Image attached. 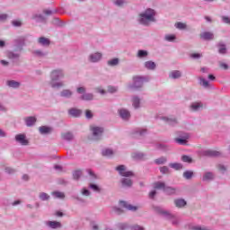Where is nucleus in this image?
Returning <instances> with one entry per match:
<instances>
[{"instance_id":"1","label":"nucleus","mask_w":230,"mask_h":230,"mask_svg":"<svg viewBox=\"0 0 230 230\" xmlns=\"http://www.w3.org/2000/svg\"><path fill=\"white\" fill-rule=\"evenodd\" d=\"M138 22L143 26H150L151 22H155V11L148 8L138 15Z\"/></svg>"},{"instance_id":"2","label":"nucleus","mask_w":230,"mask_h":230,"mask_svg":"<svg viewBox=\"0 0 230 230\" xmlns=\"http://www.w3.org/2000/svg\"><path fill=\"white\" fill-rule=\"evenodd\" d=\"M60 78H64V70L56 69L51 72L50 85L53 89L64 86V83L58 82V80H60Z\"/></svg>"},{"instance_id":"3","label":"nucleus","mask_w":230,"mask_h":230,"mask_svg":"<svg viewBox=\"0 0 230 230\" xmlns=\"http://www.w3.org/2000/svg\"><path fill=\"white\" fill-rule=\"evenodd\" d=\"M155 211L158 215H161V217H164V218H166L167 220H172V226H177V224H179V221L175 218V217L169 211L164 210L163 208L155 207Z\"/></svg>"},{"instance_id":"4","label":"nucleus","mask_w":230,"mask_h":230,"mask_svg":"<svg viewBox=\"0 0 230 230\" xmlns=\"http://www.w3.org/2000/svg\"><path fill=\"white\" fill-rule=\"evenodd\" d=\"M145 82H150V76H141V75H136L133 77V84L130 85V89H141L143 87V84Z\"/></svg>"},{"instance_id":"5","label":"nucleus","mask_w":230,"mask_h":230,"mask_svg":"<svg viewBox=\"0 0 230 230\" xmlns=\"http://www.w3.org/2000/svg\"><path fill=\"white\" fill-rule=\"evenodd\" d=\"M90 130L92 132L93 141H100L103 136L104 129L102 127L91 126Z\"/></svg>"},{"instance_id":"6","label":"nucleus","mask_w":230,"mask_h":230,"mask_svg":"<svg viewBox=\"0 0 230 230\" xmlns=\"http://www.w3.org/2000/svg\"><path fill=\"white\" fill-rule=\"evenodd\" d=\"M77 93L78 94H83L80 97V100H83L84 102H91L92 100H94V94L93 93H85V87L81 86L77 88Z\"/></svg>"},{"instance_id":"7","label":"nucleus","mask_w":230,"mask_h":230,"mask_svg":"<svg viewBox=\"0 0 230 230\" xmlns=\"http://www.w3.org/2000/svg\"><path fill=\"white\" fill-rule=\"evenodd\" d=\"M26 42V39L24 37L17 38L13 40L14 51H22V48H24Z\"/></svg>"},{"instance_id":"8","label":"nucleus","mask_w":230,"mask_h":230,"mask_svg":"<svg viewBox=\"0 0 230 230\" xmlns=\"http://www.w3.org/2000/svg\"><path fill=\"white\" fill-rule=\"evenodd\" d=\"M116 170H117V172H119V175H121L122 177H133L134 176V172H132L130 171H127V167L123 164L117 166Z\"/></svg>"},{"instance_id":"9","label":"nucleus","mask_w":230,"mask_h":230,"mask_svg":"<svg viewBox=\"0 0 230 230\" xmlns=\"http://www.w3.org/2000/svg\"><path fill=\"white\" fill-rule=\"evenodd\" d=\"M15 141L20 143L22 146H28L30 145V141L26 138L25 134H18L15 136Z\"/></svg>"},{"instance_id":"10","label":"nucleus","mask_w":230,"mask_h":230,"mask_svg":"<svg viewBox=\"0 0 230 230\" xmlns=\"http://www.w3.org/2000/svg\"><path fill=\"white\" fill-rule=\"evenodd\" d=\"M202 155H205V157H220L222 155V153L216 150L208 149L202 152Z\"/></svg>"},{"instance_id":"11","label":"nucleus","mask_w":230,"mask_h":230,"mask_svg":"<svg viewBox=\"0 0 230 230\" xmlns=\"http://www.w3.org/2000/svg\"><path fill=\"white\" fill-rule=\"evenodd\" d=\"M119 117L124 120L130 119V111L125 108L119 110Z\"/></svg>"},{"instance_id":"12","label":"nucleus","mask_w":230,"mask_h":230,"mask_svg":"<svg viewBox=\"0 0 230 230\" xmlns=\"http://www.w3.org/2000/svg\"><path fill=\"white\" fill-rule=\"evenodd\" d=\"M188 139H190V136L184 135V136H181V137L174 138V141L178 145L186 146V145H188Z\"/></svg>"},{"instance_id":"13","label":"nucleus","mask_w":230,"mask_h":230,"mask_svg":"<svg viewBox=\"0 0 230 230\" xmlns=\"http://www.w3.org/2000/svg\"><path fill=\"white\" fill-rule=\"evenodd\" d=\"M202 107H204V104L200 102H192L190 106V111H192V112H199V111H200V109H202Z\"/></svg>"},{"instance_id":"14","label":"nucleus","mask_w":230,"mask_h":230,"mask_svg":"<svg viewBox=\"0 0 230 230\" xmlns=\"http://www.w3.org/2000/svg\"><path fill=\"white\" fill-rule=\"evenodd\" d=\"M102 53L96 52L89 56V60L90 62H93V63L100 62V60H102Z\"/></svg>"},{"instance_id":"15","label":"nucleus","mask_w":230,"mask_h":230,"mask_svg":"<svg viewBox=\"0 0 230 230\" xmlns=\"http://www.w3.org/2000/svg\"><path fill=\"white\" fill-rule=\"evenodd\" d=\"M46 226L50 227V229H60L62 227V224L58 221H47Z\"/></svg>"},{"instance_id":"16","label":"nucleus","mask_w":230,"mask_h":230,"mask_svg":"<svg viewBox=\"0 0 230 230\" xmlns=\"http://www.w3.org/2000/svg\"><path fill=\"white\" fill-rule=\"evenodd\" d=\"M199 85H201V87H204V89H211V84L209 81L206 80V78L199 76Z\"/></svg>"},{"instance_id":"17","label":"nucleus","mask_w":230,"mask_h":230,"mask_svg":"<svg viewBox=\"0 0 230 230\" xmlns=\"http://www.w3.org/2000/svg\"><path fill=\"white\" fill-rule=\"evenodd\" d=\"M200 39L203 40H213V39H215V35L212 32L205 31L200 34Z\"/></svg>"},{"instance_id":"18","label":"nucleus","mask_w":230,"mask_h":230,"mask_svg":"<svg viewBox=\"0 0 230 230\" xmlns=\"http://www.w3.org/2000/svg\"><path fill=\"white\" fill-rule=\"evenodd\" d=\"M120 206L128 211H137V207L132 206L131 204L127 203V201H120Z\"/></svg>"},{"instance_id":"19","label":"nucleus","mask_w":230,"mask_h":230,"mask_svg":"<svg viewBox=\"0 0 230 230\" xmlns=\"http://www.w3.org/2000/svg\"><path fill=\"white\" fill-rule=\"evenodd\" d=\"M61 137L64 141H73L75 139V136L69 131L62 133Z\"/></svg>"},{"instance_id":"20","label":"nucleus","mask_w":230,"mask_h":230,"mask_svg":"<svg viewBox=\"0 0 230 230\" xmlns=\"http://www.w3.org/2000/svg\"><path fill=\"white\" fill-rule=\"evenodd\" d=\"M68 113L70 116H73L74 118H80L82 115V111L76 108H72L68 111Z\"/></svg>"},{"instance_id":"21","label":"nucleus","mask_w":230,"mask_h":230,"mask_svg":"<svg viewBox=\"0 0 230 230\" xmlns=\"http://www.w3.org/2000/svg\"><path fill=\"white\" fill-rule=\"evenodd\" d=\"M37 123V118L35 117H27L25 118V124L27 127H33Z\"/></svg>"},{"instance_id":"22","label":"nucleus","mask_w":230,"mask_h":230,"mask_svg":"<svg viewBox=\"0 0 230 230\" xmlns=\"http://www.w3.org/2000/svg\"><path fill=\"white\" fill-rule=\"evenodd\" d=\"M7 57L8 58H10L11 60H15L17 58H19L21 57V52L19 51H8L7 52Z\"/></svg>"},{"instance_id":"23","label":"nucleus","mask_w":230,"mask_h":230,"mask_svg":"<svg viewBox=\"0 0 230 230\" xmlns=\"http://www.w3.org/2000/svg\"><path fill=\"white\" fill-rule=\"evenodd\" d=\"M39 130H40V133L42 135L51 134V132H53V128L47 127V126L40 127Z\"/></svg>"},{"instance_id":"24","label":"nucleus","mask_w":230,"mask_h":230,"mask_svg":"<svg viewBox=\"0 0 230 230\" xmlns=\"http://www.w3.org/2000/svg\"><path fill=\"white\" fill-rule=\"evenodd\" d=\"M121 184L124 188H132L133 181L129 178H123L121 180Z\"/></svg>"},{"instance_id":"25","label":"nucleus","mask_w":230,"mask_h":230,"mask_svg":"<svg viewBox=\"0 0 230 230\" xmlns=\"http://www.w3.org/2000/svg\"><path fill=\"white\" fill-rule=\"evenodd\" d=\"M38 42L39 44H40V46H49V44H51V41L49 40V39L46 37H40L38 39Z\"/></svg>"},{"instance_id":"26","label":"nucleus","mask_w":230,"mask_h":230,"mask_svg":"<svg viewBox=\"0 0 230 230\" xmlns=\"http://www.w3.org/2000/svg\"><path fill=\"white\" fill-rule=\"evenodd\" d=\"M163 119L167 122L168 125H171V127H175V125H177V119L175 118L163 117Z\"/></svg>"},{"instance_id":"27","label":"nucleus","mask_w":230,"mask_h":230,"mask_svg":"<svg viewBox=\"0 0 230 230\" xmlns=\"http://www.w3.org/2000/svg\"><path fill=\"white\" fill-rule=\"evenodd\" d=\"M153 186L155 190H163V191H164L166 183H164V181H155Z\"/></svg>"},{"instance_id":"28","label":"nucleus","mask_w":230,"mask_h":230,"mask_svg":"<svg viewBox=\"0 0 230 230\" xmlns=\"http://www.w3.org/2000/svg\"><path fill=\"white\" fill-rule=\"evenodd\" d=\"M177 189L165 185L164 193H166V195H175Z\"/></svg>"},{"instance_id":"29","label":"nucleus","mask_w":230,"mask_h":230,"mask_svg":"<svg viewBox=\"0 0 230 230\" xmlns=\"http://www.w3.org/2000/svg\"><path fill=\"white\" fill-rule=\"evenodd\" d=\"M8 87H12L13 89H19L21 87V83L15 80H9L7 81Z\"/></svg>"},{"instance_id":"30","label":"nucleus","mask_w":230,"mask_h":230,"mask_svg":"<svg viewBox=\"0 0 230 230\" xmlns=\"http://www.w3.org/2000/svg\"><path fill=\"white\" fill-rule=\"evenodd\" d=\"M217 48L218 53H220V55H226V53H227V48H226V44L219 42L217 44Z\"/></svg>"},{"instance_id":"31","label":"nucleus","mask_w":230,"mask_h":230,"mask_svg":"<svg viewBox=\"0 0 230 230\" xmlns=\"http://www.w3.org/2000/svg\"><path fill=\"white\" fill-rule=\"evenodd\" d=\"M213 179H215V174H213L211 172H207L204 173L202 181H213Z\"/></svg>"},{"instance_id":"32","label":"nucleus","mask_w":230,"mask_h":230,"mask_svg":"<svg viewBox=\"0 0 230 230\" xmlns=\"http://www.w3.org/2000/svg\"><path fill=\"white\" fill-rule=\"evenodd\" d=\"M145 67L146 69H149L150 71H154V69H155V67H157V65H155V62H154V61H146L145 63Z\"/></svg>"},{"instance_id":"33","label":"nucleus","mask_w":230,"mask_h":230,"mask_svg":"<svg viewBox=\"0 0 230 230\" xmlns=\"http://www.w3.org/2000/svg\"><path fill=\"white\" fill-rule=\"evenodd\" d=\"M32 19L37 21V22H46V17L42 14H33Z\"/></svg>"},{"instance_id":"34","label":"nucleus","mask_w":230,"mask_h":230,"mask_svg":"<svg viewBox=\"0 0 230 230\" xmlns=\"http://www.w3.org/2000/svg\"><path fill=\"white\" fill-rule=\"evenodd\" d=\"M169 76L170 78H173L175 80L177 78H181V76H182V74L179 70H174L170 73Z\"/></svg>"},{"instance_id":"35","label":"nucleus","mask_w":230,"mask_h":230,"mask_svg":"<svg viewBox=\"0 0 230 230\" xmlns=\"http://www.w3.org/2000/svg\"><path fill=\"white\" fill-rule=\"evenodd\" d=\"M102 154L104 157H111V155H114V151L111 148H106L102 151Z\"/></svg>"},{"instance_id":"36","label":"nucleus","mask_w":230,"mask_h":230,"mask_svg":"<svg viewBox=\"0 0 230 230\" xmlns=\"http://www.w3.org/2000/svg\"><path fill=\"white\" fill-rule=\"evenodd\" d=\"M107 64L111 67H114L119 64V58H115L110 59V60H108Z\"/></svg>"},{"instance_id":"37","label":"nucleus","mask_w":230,"mask_h":230,"mask_svg":"<svg viewBox=\"0 0 230 230\" xmlns=\"http://www.w3.org/2000/svg\"><path fill=\"white\" fill-rule=\"evenodd\" d=\"M174 204L176 208H184V206H186L187 203H186V200L182 199H179L174 200Z\"/></svg>"},{"instance_id":"38","label":"nucleus","mask_w":230,"mask_h":230,"mask_svg":"<svg viewBox=\"0 0 230 230\" xmlns=\"http://www.w3.org/2000/svg\"><path fill=\"white\" fill-rule=\"evenodd\" d=\"M60 96L63 98H71V96H73V92L70 90H63L60 93Z\"/></svg>"},{"instance_id":"39","label":"nucleus","mask_w":230,"mask_h":230,"mask_svg":"<svg viewBox=\"0 0 230 230\" xmlns=\"http://www.w3.org/2000/svg\"><path fill=\"white\" fill-rule=\"evenodd\" d=\"M132 102H133V107H135L136 109H139V105L141 103V100H139V97L134 96L132 99Z\"/></svg>"},{"instance_id":"40","label":"nucleus","mask_w":230,"mask_h":230,"mask_svg":"<svg viewBox=\"0 0 230 230\" xmlns=\"http://www.w3.org/2000/svg\"><path fill=\"white\" fill-rule=\"evenodd\" d=\"M169 166L173 170H182V164L179 163L169 164Z\"/></svg>"},{"instance_id":"41","label":"nucleus","mask_w":230,"mask_h":230,"mask_svg":"<svg viewBox=\"0 0 230 230\" xmlns=\"http://www.w3.org/2000/svg\"><path fill=\"white\" fill-rule=\"evenodd\" d=\"M82 177V170H76L73 172V179L78 181Z\"/></svg>"},{"instance_id":"42","label":"nucleus","mask_w":230,"mask_h":230,"mask_svg":"<svg viewBox=\"0 0 230 230\" xmlns=\"http://www.w3.org/2000/svg\"><path fill=\"white\" fill-rule=\"evenodd\" d=\"M52 195L55 197V199H66V194H64V192L54 191L52 192Z\"/></svg>"},{"instance_id":"43","label":"nucleus","mask_w":230,"mask_h":230,"mask_svg":"<svg viewBox=\"0 0 230 230\" xmlns=\"http://www.w3.org/2000/svg\"><path fill=\"white\" fill-rule=\"evenodd\" d=\"M117 227L119 230L130 229V226H128L127 223H119L117 225Z\"/></svg>"},{"instance_id":"44","label":"nucleus","mask_w":230,"mask_h":230,"mask_svg":"<svg viewBox=\"0 0 230 230\" xmlns=\"http://www.w3.org/2000/svg\"><path fill=\"white\" fill-rule=\"evenodd\" d=\"M183 177L187 181H190V179H191L193 177V172L192 171H185L183 172Z\"/></svg>"},{"instance_id":"45","label":"nucleus","mask_w":230,"mask_h":230,"mask_svg":"<svg viewBox=\"0 0 230 230\" xmlns=\"http://www.w3.org/2000/svg\"><path fill=\"white\" fill-rule=\"evenodd\" d=\"M167 159L164 156H162L160 158H157L155 160V164H164L166 163Z\"/></svg>"},{"instance_id":"46","label":"nucleus","mask_w":230,"mask_h":230,"mask_svg":"<svg viewBox=\"0 0 230 230\" xmlns=\"http://www.w3.org/2000/svg\"><path fill=\"white\" fill-rule=\"evenodd\" d=\"M89 188H90L91 190H93V191H96L97 193H100V192L102 191V189H100V188L98 187V185H96V184H94V183H90V184H89Z\"/></svg>"},{"instance_id":"47","label":"nucleus","mask_w":230,"mask_h":230,"mask_svg":"<svg viewBox=\"0 0 230 230\" xmlns=\"http://www.w3.org/2000/svg\"><path fill=\"white\" fill-rule=\"evenodd\" d=\"M39 198L40 199V200H49V195L46 192H40L39 195Z\"/></svg>"},{"instance_id":"48","label":"nucleus","mask_w":230,"mask_h":230,"mask_svg":"<svg viewBox=\"0 0 230 230\" xmlns=\"http://www.w3.org/2000/svg\"><path fill=\"white\" fill-rule=\"evenodd\" d=\"M137 57L138 58H145V57H148V52L146 50H138Z\"/></svg>"},{"instance_id":"49","label":"nucleus","mask_w":230,"mask_h":230,"mask_svg":"<svg viewBox=\"0 0 230 230\" xmlns=\"http://www.w3.org/2000/svg\"><path fill=\"white\" fill-rule=\"evenodd\" d=\"M58 11L57 9L55 10H49V9H44L43 13L45 15H53V13H57Z\"/></svg>"},{"instance_id":"50","label":"nucleus","mask_w":230,"mask_h":230,"mask_svg":"<svg viewBox=\"0 0 230 230\" xmlns=\"http://www.w3.org/2000/svg\"><path fill=\"white\" fill-rule=\"evenodd\" d=\"M86 172L90 175L92 181H95V179H98V176H96V174L94 173V172H93V170L87 169Z\"/></svg>"},{"instance_id":"51","label":"nucleus","mask_w":230,"mask_h":230,"mask_svg":"<svg viewBox=\"0 0 230 230\" xmlns=\"http://www.w3.org/2000/svg\"><path fill=\"white\" fill-rule=\"evenodd\" d=\"M175 26H176V28H177L178 30H186V28H187L186 23H182V22H177V23L175 24Z\"/></svg>"},{"instance_id":"52","label":"nucleus","mask_w":230,"mask_h":230,"mask_svg":"<svg viewBox=\"0 0 230 230\" xmlns=\"http://www.w3.org/2000/svg\"><path fill=\"white\" fill-rule=\"evenodd\" d=\"M135 134H138L139 136H145V134H146V129H145V128H137L135 130Z\"/></svg>"},{"instance_id":"53","label":"nucleus","mask_w":230,"mask_h":230,"mask_svg":"<svg viewBox=\"0 0 230 230\" xmlns=\"http://www.w3.org/2000/svg\"><path fill=\"white\" fill-rule=\"evenodd\" d=\"M160 172L165 175L166 173H170V168H168V166L160 167Z\"/></svg>"},{"instance_id":"54","label":"nucleus","mask_w":230,"mask_h":230,"mask_svg":"<svg viewBox=\"0 0 230 230\" xmlns=\"http://www.w3.org/2000/svg\"><path fill=\"white\" fill-rule=\"evenodd\" d=\"M144 157H145V154L143 153H135L133 155L134 159H144Z\"/></svg>"},{"instance_id":"55","label":"nucleus","mask_w":230,"mask_h":230,"mask_svg":"<svg viewBox=\"0 0 230 230\" xmlns=\"http://www.w3.org/2000/svg\"><path fill=\"white\" fill-rule=\"evenodd\" d=\"M131 230H145V227L139 226V225H134L129 227Z\"/></svg>"},{"instance_id":"56","label":"nucleus","mask_w":230,"mask_h":230,"mask_svg":"<svg viewBox=\"0 0 230 230\" xmlns=\"http://www.w3.org/2000/svg\"><path fill=\"white\" fill-rule=\"evenodd\" d=\"M181 161H183V163H191L192 160H191V157L188 155H182Z\"/></svg>"},{"instance_id":"57","label":"nucleus","mask_w":230,"mask_h":230,"mask_svg":"<svg viewBox=\"0 0 230 230\" xmlns=\"http://www.w3.org/2000/svg\"><path fill=\"white\" fill-rule=\"evenodd\" d=\"M13 26H15L16 28H20V26H22V22L21 21L13 20L12 22Z\"/></svg>"},{"instance_id":"58","label":"nucleus","mask_w":230,"mask_h":230,"mask_svg":"<svg viewBox=\"0 0 230 230\" xmlns=\"http://www.w3.org/2000/svg\"><path fill=\"white\" fill-rule=\"evenodd\" d=\"M222 22L225 24H230V18L228 16H221Z\"/></svg>"},{"instance_id":"59","label":"nucleus","mask_w":230,"mask_h":230,"mask_svg":"<svg viewBox=\"0 0 230 230\" xmlns=\"http://www.w3.org/2000/svg\"><path fill=\"white\" fill-rule=\"evenodd\" d=\"M93 116V111H91V110H86L85 117L87 118V119H92Z\"/></svg>"},{"instance_id":"60","label":"nucleus","mask_w":230,"mask_h":230,"mask_svg":"<svg viewBox=\"0 0 230 230\" xmlns=\"http://www.w3.org/2000/svg\"><path fill=\"white\" fill-rule=\"evenodd\" d=\"M33 55H35L36 57H44L46 54L41 50H34Z\"/></svg>"},{"instance_id":"61","label":"nucleus","mask_w":230,"mask_h":230,"mask_svg":"<svg viewBox=\"0 0 230 230\" xmlns=\"http://www.w3.org/2000/svg\"><path fill=\"white\" fill-rule=\"evenodd\" d=\"M201 57H202V54L200 53L190 54V58L199 59V58H201Z\"/></svg>"},{"instance_id":"62","label":"nucleus","mask_w":230,"mask_h":230,"mask_svg":"<svg viewBox=\"0 0 230 230\" xmlns=\"http://www.w3.org/2000/svg\"><path fill=\"white\" fill-rule=\"evenodd\" d=\"M6 19H8V14H6V13L0 14V22H4V21H6Z\"/></svg>"},{"instance_id":"63","label":"nucleus","mask_w":230,"mask_h":230,"mask_svg":"<svg viewBox=\"0 0 230 230\" xmlns=\"http://www.w3.org/2000/svg\"><path fill=\"white\" fill-rule=\"evenodd\" d=\"M175 39V35H166L165 40H168V42H173V40Z\"/></svg>"},{"instance_id":"64","label":"nucleus","mask_w":230,"mask_h":230,"mask_svg":"<svg viewBox=\"0 0 230 230\" xmlns=\"http://www.w3.org/2000/svg\"><path fill=\"white\" fill-rule=\"evenodd\" d=\"M4 170L6 173H15V169H13L11 167H5Z\"/></svg>"}]
</instances>
